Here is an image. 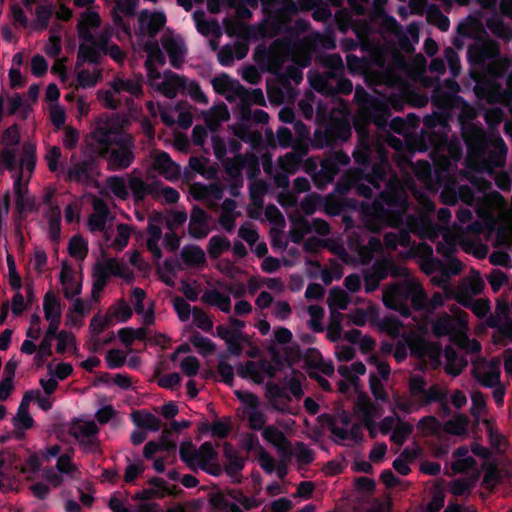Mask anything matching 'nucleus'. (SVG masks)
Here are the masks:
<instances>
[{
	"label": "nucleus",
	"instance_id": "20e7f679",
	"mask_svg": "<svg viewBox=\"0 0 512 512\" xmlns=\"http://www.w3.org/2000/svg\"><path fill=\"white\" fill-rule=\"evenodd\" d=\"M383 187L367 214V226L375 233L387 227L399 228L404 223L405 198L392 187L388 178Z\"/></svg>",
	"mask_w": 512,
	"mask_h": 512
},
{
	"label": "nucleus",
	"instance_id": "338daca9",
	"mask_svg": "<svg viewBox=\"0 0 512 512\" xmlns=\"http://www.w3.org/2000/svg\"><path fill=\"white\" fill-rule=\"evenodd\" d=\"M295 225L296 227L290 230V239L293 243L300 244L305 235L311 231V227L309 222L302 217L295 221Z\"/></svg>",
	"mask_w": 512,
	"mask_h": 512
},
{
	"label": "nucleus",
	"instance_id": "9b49d317",
	"mask_svg": "<svg viewBox=\"0 0 512 512\" xmlns=\"http://www.w3.org/2000/svg\"><path fill=\"white\" fill-rule=\"evenodd\" d=\"M440 107L447 109L449 108L450 115L454 116L455 112L458 111L457 119L460 124V128L468 124H475L473 122L476 117V111L462 96L458 94L448 93L443 95L438 100Z\"/></svg>",
	"mask_w": 512,
	"mask_h": 512
},
{
	"label": "nucleus",
	"instance_id": "c85d7f7f",
	"mask_svg": "<svg viewBox=\"0 0 512 512\" xmlns=\"http://www.w3.org/2000/svg\"><path fill=\"white\" fill-rule=\"evenodd\" d=\"M205 304L218 307L224 313L231 311V299L228 295L220 293L217 289L206 290L201 297Z\"/></svg>",
	"mask_w": 512,
	"mask_h": 512
},
{
	"label": "nucleus",
	"instance_id": "bb28decb",
	"mask_svg": "<svg viewBox=\"0 0 512 512\" xmlns=\"http://www.w3.org/2000/svg\"><path fill=\"white\" fill-rule=\"evenodd\" d=\"M14 433L17 439H22L25 431L31 429L35 421L29 413V409L18 407L16 415L12 419Z\"/></svg>",
	"mask_w": 512,
	"mask_h": 512
},
{
	"label": "nucleus",
	"instance_id": "052dcab7",
	"mask_svg": "<svg viewBox=\"0 0 512 512\" xmlns=\"http://www.w3.org/2000/svg\"><path fill=\"white\" fill-rule=\"evenodd\" d=\"M380 331L396 338L400 334L402 322L395 316H385L378 324Z\"/></svg>",
	"mask_w": 512,
	"mask_h": 512
},
{
	"label": "nucleus",
	"instance_id": "412c9836",
	"mask_svg": "<svg viewBox=\"0 0 512 512\" xmlns=\"http://www.w3.org/2000/svg\"><path fill=\"white\" fill-rule=\"evenodd\" d=\"M223 456L225 458L224 470L226 474L231 478L237 477L245 466L244 458L229 442L223 444Z\"/></svg>",
	"mask_w": 512,
	"mask_h": 512
},
{
	"label": "nucleus",
	"instance_id": "f8f14e48",
	"mask_svg": "<svg viewBox=\"0 0 512 512\" xmlns=\"http://www.w3.org/2000/svg\"><path fill=\"white\" fill-rule=\"evenodd\" d=\"M322 64L327 70L318 75L311 84L317 91L331 90V78H337L344 74L345 67L343 60L337 53L328 54L323 58Z\"/></svg>",
	"mask_w": 512,
	"mask_h": 512
},
{
	"label": "nucleus",
	"instance_id": "4468645a",
	"mask_svg": "<svg viewBox=\"0 0 512 512\" xmlns=\"http://www.w3.org/2000/svg\"><path fill=\"white\" fill-rule=\"evenodd\" d=\"M507 152L508 147L501 137L491 138L483 157L475 159L481 161L487 169L501 168L506 163Z\"/></svg>",
	"mask_w": 512,
	"mask_h": 512
},
{
	"label": "nucleus",
	"instance_id": "69168bd1",
	"mask_svg": "<svg viewBox=\"0 0 512 512\" xmlns=\"http://www.w3.org/2000/svg\"><path fill=\"white\" fill-rule=\"evenodd\" d=\"M196 455V468L198 467V463L216 461L218 454L214 449L211 442L206 441L201 444L199 449L195 452Z\"/></svg>",
	"mask_w": 512,
	"mask_h": 512
},
{
	"label": "nucleus",
	"instance_id": "9d476101",
	"mask_svg": "<svg viewBox=\"0 0 512 512\" xmlns=\"http://www.w3.org/2000/svg\"><path fill=\"white\" fill-rule=\"evenodd\" d=\"M414 290V284L396 285L384 294L383 303L387 308L397 311L404 318H408L411 316V307L408 302Z\"/></svg>",
	"mask_w": 512,
	"mask_h": 512
},
{
	"label": "nucleus",
	"instance_id": "72a5a7b5",
	"mask_svg": "<svg viewBox=\"0 0 512 512\" xmlns=\"http://www.w3.org/2000/svg\"><path fill=\"white\" fill-rule=\"evenodd\" d=\"M432 333L436 337H443L454 332L453 318L448 313H441L431 323Z\"/></svg>",
	"mask_w": 512,
	"mask_h": 512
},
{
	"label": "nucleus",
	"instance_id": "a878e982",
	"mask_svg": "<svg viewBox=\"0 0 512 512\" xmlns=\"http://www.w3.org/2000/svg\"><path fill=\"white\" fill-rule=\"evenodd\" d=\"M303 6L312 11V18L317 22H329L332 19V12L327 3L323 0H302Z\"/></svg>",
	"mask_w": 512,
	"mask_h": 512
},
{
	"label": "nucleus",
	"instance_id": "b1692460",
	"mask_svg": "<svg viewBox=\"0 0 512 512\" xmlns=\"http://www.w3.org/2000/svg\"><path fill=\"white\" fill-rule=\"evenodd\" d=\"M142 83V76L128 79L117 77L112 81L111 88L116 94L127 92L135 97H140L143 95Z\"/></svg>",
	"mask_w": 512,
	"mask_h": 512
},
{
	"label": "nucleus",
	"instance_id": "0eeeda50",
	"mask_svg": "<svg viewBox=\"0 0 512 512\" xmlns=\"http://www.w3.org/2000/svg\"><path fill=\"white\" fill-rule=\"evenodd\" d=\"M69 435L79 443L86 454L101 453V445L98 439L99 428L94 421L73 420L68 429Z\"/></svg>",
	"mask_w": 512,
	"mask_h": 512
},
{
	"label": "nucleus",
	"instance_id": "a211bd4d",
	"mask_svg": "<svg viewBox=\"0 0 512 512\" xmlns=\"http://www.w3.org/2000/svg\"><path fill=\"white\" fill-rule=\"evenodd\" d=\"M139 31L141 35L147 34L154 38L166 23L164 13L149 14L147 10H142L138 16Z\"/></svg>",
	"mask_w": 512,
	"mask_h": 512
},
{
	"label": "nucleus",
	"instance_id": "39448f33",
	"mask_svg": "<svg viewBox=\"0 0 512 512\" xmlns=\"http://www.w3.org/2000/svg\"><path fill=\"white\" fill-rule=\"evenodd\" d=\"M355 99L359 104L361 117L366 123L384 126L390 115V108L383 100L372 96L363 87H357Z\"/></svg>",
	"mask_w": 512,
	"mask_h": 512
},
{
	"label": "nucleus",
	"instance_id": "6e6552de",
	"mask_svg": "<svg viewBox=\"0 0 512 512\" xmlns=\"http://www.w3.org/2000/svg\"><path fill=\"white\" fill-rule=\"evenodd\" d=\"M352 134L348 121L337 119L328 124L324 130H316L313 138L315 148L333 147L347 141Z\"/></svg>",
	"mask_w": 512,
	"mask_h": 512
},
{
	"label": "nucleus",
	"instance_id": "dca6fc26",
	"mask_svg": "<svg viewBox=\"0 0 512 512\" xmlns=\"http://www.w3.org/2000/svg\"><path fill=\"white\" fill-rule=\"evenodd\" d=\"M75 156L71 157L72 166L67 170L66 181L89 182L92 179L91 171L95 166L96 160L93 156H86L80 161H75Z\"/></svg>",
	"mask_w": 512,
	"mask_h": 512
},
{
	"label": "nucleus",
	"instance_id": "f704fd0d",
	"mask_svg": "<svg viewBox=\"0 0 512 512\" xmlns=\"http://www.w3.org/2000/svg\"><path fill=\"white\" fill-rule=\"evenodd\" d=\"M236 158L239 161V164L235 168L237 174H240L243 168H246L248 179H255L260 174L258 158L254 154H249L247 157L238 154Z\"/></svg>",
	"mask_w": 512,
	"mask_h": 512
},
{
	"label": "nucleus",
	"instance_id": "f3484780",
	"mask_svg": "<svg viewBox=\"0 0 512 512\" xmlns=\"http://www.w3.org/2000/svg\"><path fill=\"white\" fill-rule=\"evenodd\" d=\"M209 215L201 207L195 205L190 213L188 233L194 239H203L210 233L208 225Z\"/></svg>",
	"mask_w": 512,
	"mask_h": 512
},
{
	"label": "nucleus",
	"instance_id": "ddd939ff",
	"mask_svg": "<svg viewBox=\"0 0 512 512\" xmlns=\"http://www.w3.org/2000/svg\"><path fill=\"white\" fill-rule=\"evenodd\" d=\"M445 94L446 91L440 87H437L433 90L431 103L435 110L423 118V124L427 129L434 130L435 128H439L440 131L444 134L445 131L449 128V122L452 119L449 108L444 109L440 107L438 102V100Z\"/></svg>",
	"mask_w": 512,
	"mask_h": 512
},
{
	"label": "nucleus",
	"instance_id": "473e14b6",
	"mask_svg": "<svg viewBox=\"0 0 512 512\" xmlns=\"http://www.w3.org/2000/svg\"><path fill=\"white\" fill-rule=\"evenodd\" d=\"M209 504L214 512H243L234 502H229L227 496L218 491L209 494Z\"/></svg>",
	"mask_w": 512,
	"mask_h": 512
},
{
	"label": "nucleus",
	"instance_id": "f257e3e1",
	"mask_svg": "<svg viewBox=\"0 0 512 512\" xmlns=\"http://www.w3.org/2000/svg\"><path fill=\"white\" fill-rule=\"evenodd\" d=\"M358 141L352 153L354 161L360 166V175L365 182L356 184L357 195L366 199L373 197V190L378 192L387 184V173L390 163L385 148L375 140L370 132L355 125Z\"/></svg>",
	"mask_w": 512,
	"mask_h": 512
},
{
	"label": "nucleus",
	"instance_id": "4be33fe9",
	"mask_svg": "<svg viewBox=\"0 0 512 512\" xmlns=\"http://www.w3.org/2000/svg\"><path fill=\"white\" fill-rule=\"evenodd\" d=\"M125 266L116 258H110L105 262H98L94 267V279L107 283L110 276L124 277Z\"/></svg>",
	"mask_w": 512,
	"mask_h": 512
},
{
	"label": "nucleus",
	"instance_id": "603ef678",
	"mask_svg": "<svg viewBox=\"0 0 512 512\" xmlns=\"http://www.w3.org/2000/svg\"><path fill=\"white\" fill-rule=\"evenodd\" d=\"M189 340L193 346L197 348L199 353L203 354L204 356L210 355L216 350V344L198 332H194L190 336Z\"/></svg>",
	"mask_w": 512,
	"mask_h": 512
},
{
	"label": "nucleus",
	"instance_id": "bf43d9fd",
	"mask_svg": "<svg viewBox=\"0 0 512 512\" xmlns=\"http://www.w3.org/2000/svg\"><path fill=\"white\" fill-rule=\"evenodd\" d=\"M107 186L117 198L126 200L129 197L126 182L122 177L117 175L110 176L107 179Z\"/></svg>",
	"mask_w": 512,
	"mask_h": 512
},
{
	"label": "nucleus",
	"instance_id": "4c0bfd02",
	"mask_svg": "<svg viewBox=\"0 0 512 512\" xmlns=\"http://www.w3.org/2000/svg\"><path fill=\"white\" fill-rule=\"evenodd\" d=\"M248 342V336L244 332L231 334L225 341L227 353L234 357H240L243 353V344Z\"/></svg>",
	"mask_w": 512,
	"mask_h": 512
},
{
	"label": "nucleus",
	"instance_id": "4d7b16f0",
	"mask_svg": "<svg viewBox=\"0 0 512 512\" xmlns=\"http://www.w3.org/2000/svg\"><path fill=\"white\" fill-rule=\"evenodd\" d=\"M228 355L225 353H221L219 355V362L217 365V372L220 376V379L223 383L228 386H232L234 383V369L232 365H230L226 359Z\"/></svg>",
	"mask_w": 512,
	"mask_h": 512
},
{
	"label": "nucleus",
	"instance_id": "1a4fd4ad",
	"mask_svg": "<svg viewBox=\"0 0 512 512\" xmlns=\"http://www.w3.org/2000/svg\"><path fill=\"white\" fill-rule=\"evenodd\" d=\"M461 136L466 145L467 153L471 158H481L487 149V143L491 139L479 124H468L461 128Z\"/></svg>",
	"mask_w": 512,
	"mask_h": 512
},
{
	"label": "nucleus",
	"instance_id": "2eb2a0df",
	"mask_svg": "<svg viewBox=\"0 0 512 512\" xmlns=\"http://www.w3.org/2000/svg\"><path fill=\"white\" fill-rule=\"evenodd\" d=\"M486 324L492 329H496L497 332L493 335V341L495 344L507 345L505 340H512V318L508 312H504L503 315L496 313L488 317Z\"/></svg>",
	"mask_w": 512,
	"mask_h": 512
},
{
	"label": "nucleus",
	"instance_id": "a19ab883",
	"mask_svg": "<svg viewBox=\"0 0 512 512\" xmlns=\"http://www.w3.org/2000/svg\"><path fill=\"white\" fill-rule=\"evenodd\" d=\"M432 402H438L440 406H443L448 410L447 392L438 384H433L426 389V394L422 399L423 405H428Z\"/></svg>",
	"mask_w": 512,
	"mask_h": 512
},
{
	"label": "nucleus",
	"instance_id": "cd10ccee",
	"mask_svg": "<svg viewBox=\"0 0 512 512\" xmlns=\"http://www.w3.org/2000/svg\"><path fill=\"white\" fill-rule=\"evenodd\" d=\"M135 202H141L147 195H156L158 193L156 185L146 183L140 177H132L128 183Z\"/></svg>",
	"mask_w": 512,
	"mask_h": 512
},
{
	"label": "nucleus",
	"instance_id": "c9c22d12",
	"mask_svg": "<svg viewBox=\"0 0 512 512\" xmlns=\"http://www.w3.org/2000/svg\"><path fill=\"white\" fill-rule=\"evenodd\" d=\"M231 247L230 240L223 235L212 236L207 245V252L211 259H218L224 251Z\"/></svg>",
	"mask_w": 512,
	"mask_h": 512
},
{
	"label": "nucleus",
	"instance_id": "de8ad7c7",
	"mask_svg": "<svg viewBox=\"0 0 512 512\" xmlns=\"http://www.w3.org/2000/svg\"><path fill=\"white\" fill-rule=\"evenodd\" d=\"M237 94L244 104H256L260 106L265 105L263 91L259 88L248 91L243 86L238 84Z\"/></svg>",
	"mask_w": 512,
	"mask_h": 512
},
{
	"label": "nucleus",
	"instance_id": "e433bc0d",
	"mask_svg": "<svg viewBox=\"0 0 512 512\" xmlns=\"http://www.w3.org/2000/svg\"><path fill=\"white\" fill-rule=\"evenodd\" d=\"M14 193L16 195V210L19 214L17 218H15L16 222V231L18 234H21V222L24 219V189L22 186V178L21 175L17 177L14 181Z\"/></svg>",
	"mask_w": 512,
	"mask_h": 512
},
{
	"label": "nucleus",
	"instance_id": "79ce46f5",
	"mask_svg": "<svg viewBox=\"0 0 512 512\" xmlns=\"http://www.w3.org/2000/svg\"><path fill=\"white\" fill-rule=\"evenodd\" d=\"M413 432V425L402 421L397 416V424L390 436V440L398 446H402Z\"/></svg>",
	"mask_w": 512,
	"mask_h": 512
},
{
	"label": "nucleus",
	"instance_id": "6e6d98bb",
	"mask_svg": "<svg viewBox=\"0 0 512 512\" xmlns=\"http://www.w3.org/2000/svg\"><path fill=\"white\" fill-rule=\"evenodd\" d=\"M54 13L53 5H39L36 8V20L34 28L40 31L46 30Z\"/></svg>",
	"mask_w": 512,
	"mask_h": 512
},
{
	"label": "nucleus",
	"instance_id": "393cba45",
	"mask_svg": "<svg viewBox=\"0 0 512 512\" xmlns=\"http://www.w3.org/2000/svg\"><path fill=\"white\" fill-rule=\"evenodd\" d=\"M262 437L276 447L279 453L290 454V442L276 426L269 425L265 427L262 431Z\"/></svg>",
	"mask_w": 512,
	"mask_h": 512
},
{
	"label": "nucleus",
	"instance_id": "6ab92c4d",
	"mask_svg": "<svg viewBox=\"0 0 512 512\" xmlns=\"http://www.w3.org/2000/svg\"><path fill=\"white\" fill-rule=\"evenodd\" d=\"M157 89L168 99H173L179 92L185 93L186 77L180 76L171 70L164 71L162 82Z\"/></svg>",
	"mask_w": 512,
	"mask_h": 512
},
{
	"label": "nucleus",
	"instance_id": "09e8293b",
	"mask_svg": "<svg viewBox=\"0 0 512 512\" xmlns=\"http://www.w3.org/2000/svg\"><path fill=\"white\" fill-rule=\"evenodd\" d=\"M68 252L71 257L83 260L88 253V244L80 235H75L68 243Z\"/></svg>",
	"mask_w": 512,
	"mask_h": 512
},
{
	"label": "nucleus",
	"instance_id": "58836bf2",
	"mask_svg": "<svg viewBox=\"0 0 512 512\" xmlns=\"http://www.w3.org/2000/svg\"><path fill=\"white\" fill-rule=\"evenodd\" d=\"M487 27L498 38L509 41L512 39V26L500 18L487 20Z\"/></svg>",
	"mask_w": 512,
	"mask_h": 512
},
{
	"label": "nucleus",
	"instance_id": "f03ea898",
	"mask_svg": "<svg viewBox=\"0 0 512 512\" xmlns=\"http://www.w3.org/2000/svg\"><path fill=\"white\" fill-rule=\"evenodd\" d=\"M91 137L99 144L100 156L106 159L109 171L125 170L133 163L134 139L124 133L116 121L109 118L99 119Z\"/></svg>",
	"mask_w": 512,
	"mask_h": 512
},
{
	"label": "nucleus",
	"instance_id": "864d4df0",
	"mask_svg": "<svg viewBox=\"0 0 512 512\" xmlns=\"http://www.w3.org/2000/svg\"><path fill=\"white\" fill-rule=\"evenodd\" d=\"M144 51L147 53L146 63L164 65L166 58L157 41H147L144 44Z\"/></svg>",
	"mask_w": 512,
	"mask_h": 512
},
{
	"label": "nucleus",
	"instance_id": "13d9d810",
	"mask_svg": "<svg viewBox=\"0 0 512 512\" xmlns=\"http://www.w3.org/2000/svg\"><path fill=\"white\" fill-rule=\"evenodd\" d=\"M254 60L262 70H269L275 61L274 53L263 45H259L254 51Z\"/></svg>",
	"mask_w": 512,
	"mask_h": 512
},
{
	"label": "nucleus",
	"instance_id": "7c9ffc66",
	"mask_svg": "<svg viewBox=\"0 0 512 512\" xmlns=\"http://www.w3.org/2000/svg\"><path fill=\"white\" fill-rule=\"evenodd\" d=\"M101 56V53L93 43H81L77 53L76 68L81 67L85 63L99 64Z\"/></svg>",
	"mask_w": 512,
	"mask_h": 512
},
{
	"label": "nucleus",
	"instance_id": "c03bdc74",
	"mask_svg": "<svg viewBox=\"0 0 512 512\" xmlns=\"http://www.w3.org/2000/svg\"><path fill=\"white\" fill-rule=\"evenodd\" d=\"M214 91L217 94L224 95L229 91H238V82L232 80L226 73L214 77L211 81Z\"/></svg>",
	"mask_w": 512,
	"mask_h": 512
},
{
	"label": "nucleus",
	"instance_id": "49530a36",
	"mask_svg": "<svg viewBox=\"0 0 512 512\" xmlns=\"http://www.w3.org/2000/svg\"><path fill=\"white\" fill-rule=\"evenodd\" d=\"M444 356L447 361L445 370L450 375L458 376L462 372L463 368L467 365L466 361H462L459 367L454 366V364L458 361L459 357L457 351L451 345H447L444 348Z\"/></svg>",
	"mask_w": 512,
	"mask_h": 512
},
{
	"label": "nucleus",
	"instance_id": "0e129e2a",
	"mask_svg": "<svg viewBox=\"0 0 512 512\" xmlns=\"http://www.w3.org/2000/svg\"><path fill=\"white\" fill-rule=\"evenodd\" d=\"M410 303L411 310L414 309L416 311L428 312V297L421 286L415 285V290L412 292Z\"/></svg>",
	"mask_w": 512,
	"mask_h": 512
},
{
	"label": "nucleus",
	"instance_id": "423d86ee",
	"mask_svg": "<svg viewBox=\"0 0 512 512\" xmlns=\"http://www.w3.org/2000/svg\"><path fill=\"white\" fill-rule=\"evenodd\" d=\"M484 87L476 95L489 104L510 105L512 103V71L503 78H493L482 84Z\"/></svg>",
	"mask_w": 512,
	"mask_h": 512
},
{
	"label": "nucleus",
	"instance_id": "2f4dec72",
	"mask_svg": "<svg viewBox=\"0 0 512 512\" xmlns=\"http://www.w3.org/2000/svg\"><path fill=\"white\" fill-rule=\"evenodd\" d=\"M133 423L143 429L153 432L159 431L161 428V419L148 411H136L132 414Z\"/></svg>",
	"mask_w": 512,
	"mask_h": 512
},
{
	"label": "nucleus",
	"instance_id": "37998d69",
	"mask_svg": "<svg viewBox=\"0 0 512 512\" xmlns=\"http://www.w3.org/2000/svg\"><path fill=\"white\" fill-rule=\"evenodd\" d=\"M327 302L329 309L335 308L340 310H346L350 303V298L344 290L338 287H333L329 292Z\"/></svg>",
	"mask_w": 512,
	"mask_h": 512
},
{
	"label": "nucleus",
	"instance_id": "ea45409f",
	"mask_svg": "<svg viewBox=\"0 0 512 512\" xmlns=\"http://www.w3.org/2000/svg\"><path fill=\"white\" fill-rule=\"evenodd\" d=\"M268 184L264 180L255 181L249 186V198L258 209L264 206V195L267 193Z\"/></svg>",
	"mask_w": 512,
	"mask_h": 512
},
{
	"label": "nucleus",
	"instance_id": "680f3d73",
	"mask_svg": "<svg viewBox=\"0 0 512 512\" xmlns=\"http://www.w3.org/2000/svg\"><path fill=\"white\" fill-rule=\"evenodd\" d=\"M324 313V309L319 305H310L308 307V314L310 315L308 326L311 330H313L316 333L323 332L324 330V327L322 325Z\"/></svg>",
	"mask_w": 512,
	"mask_h": 512
},
{
	"label": "nucleus",
	"instance_id": "7ed1b4c3",
	"mask_svg": "<svg viewBox=\"0 0 512 512\" xmlns=\"http://www.w3.org/2000/svg\"><path fill=\"white\" fill-rule=\"evenodd\" d=\"M467 58L474 71L471 73L476 85L475 94L481 91L482 85L493 78H503L511 67V60L501 56L500 45L487 34L475 38L468 47Z\"/></svg>",
	"mask_w": 512,
	"mask_h": 512
},
{
	"label": "nucleus",
	"instance_id": "8fccbe9b",
	"mask_svg": "<svg viewBox=\"0 0 512 512\" xmlns=\"http://www.w3.org/2000/svg\"><path fill=\"white\" fill-rule=\"evenodd\" d=\"M330 318H331V322L327 328V338L330 341L335 342L341 336V332H342L341 322L343 319V314L340 313L339 311H337L335 308H332V309H330Z\"/></svg>",
	"mask_w": 512,
	"mask_h": 512
},
{
	"label": "nucleus",
	"instance_id": "774afa93",
	"mask_svg": "<svg viewBox=\"0 0 512 512\" xmlns=\"http://www.w3.org/2000/svg\"><path fill=\"white\" fill-rule=\"evenodd\" d=\"M277 163L280 170L294 175L299 170L302 162L299 161L296 156H294V153H291L290 151L287 152L284 156H280Z\"/></svg>",
	"mask_w": 512,
	"mask_h": 512
},
{
	"label": "nucleus",
	"instance_id": "5701e85b",
	"mask_svg": "<svg viewBox=\"0 0 512 512\" xmlns=\"http://www.w3.org/2000/svg\"><path fill=\"white\" fill-rule=\"evenodd\" d=\"M60 282L63 285V293L66 299L71 300L82 291V283L77 281L71 268L63 263L60 272Z\"/></svg>",
	"mask_w": 512,
	"mask_h": 512
},
{
	"label": "nucleus",
	"instance_id": "a18cd8bd",
	"mask_svg": "<svg viewBox=\"0 0 512 512\" xmlns=\"http://www.w3.org/2000/svg\"><path fill=\"white\" fill-rule=\"evenodd\" d=\"M479 30H483L480 22L471 16L461 21L457 26V34L460 37H466L475 40V33Z\"/></svg>",
	"mask_w": 512,
	"mask_h": 512
},
{
	"label": "nucleus",
	"instance_id": "aec40b11",
	"mask_svg": "<svg viewBox=\"0 0 512 512\" xmlns=\"http://www.w3.org/2000/svg\"><path fill=\"white\" fill-rule=\"evenodd\" d=\"M161 42L170 58L171 66L180 69L187 53L184 41L181 38L167 37L163 38Z\"/></svg>",
	"mask_w": 512,
	"mask_h": 512
},
{
	"label": "nucleus",
	"instance_id": "5fc2aeb1",
	"mask_svg": "<svg viewBox=\"0 0 512 512\" xmlns=\"http://www.w3.org/2000/svg\"><path fill=\"white\" fill-rule=\"evenodd\" d=\"M194 444L191 440H186L181 443L179 448V456L182 462H184L191 470L196 471V455Z\"/></svg>",
	"mask_w": 512,
	"mask_h": 512
},
{
	"label": "nucleus",
	"instance_id": "c756f323",
	"mask_svg": "<svg viewBox=\"0 0 512 512\" xmlns=\"http://www.w3.org/2000/svg\"><path fill=\"white\" fill-rule=\"evenodd\" d=\"M180 256L188 266L199 267L206 264L205 253L198 245H185L180 252Z\"/></svg>",
	"mask_w": 512,
	"mask_h": 512
},
{
	"label": "nucleus",
	"instance_id": "3c124183",
	"mask_svg": "<svg viewBox=\"0 0 512 512\" xmlns=\"http://www.w3.org/2000/svg\"><path fill=\"white\" fill-rule=\"evenodd\" d=\"M272 26L276 34L280 32H289L291 30H295L296 32L302 33L308 30L309 22L300 18L296 19L292 28L289 21L275 20L273 21Z\"/></svg>",
	"mask_w": 512,
	"mask_h": 512
},
{
	"label": "nucleus",
	"instance_id": "e2e57ef3",
	"mask_svg": "<svg viewBox=\"0 0 512 512\" xmlns=\"http://www.w3.org/2000/svg\"><path fill=\"white\" fill-rule=\"evenodd\" d=\"M113 313H107L104 317L95 315L89 324V331L93 336H99L105 329L112 325Z\"/></svg>",
	"mask_w": 512,
	"mask_h": 512
}]
</instances>
